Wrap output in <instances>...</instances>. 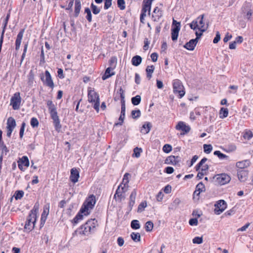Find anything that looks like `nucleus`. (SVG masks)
I'll list each match as a JSON object with an SVG mask.
<instances>
[{
    "label": "nucleus",
    "mask_w": 253,
    "mask_h": 253,
    "mask_svg": "<svg viewBox=\"0 0 253 253\" xmlns=\"http://www.w3.org/2000/svg\"><path fill=\"white\" fill-rule=\"evenodd\" d=\"M125 93L124 90L121 87L119 90L117 92L116 96L115 97L114 99L115 101L119 100V97L121 98V112L120 116L119 118V122L116 123L114 124V126H122L125 118V112H126V105L125 100Z\"/></svg>",
    "instance_id": "f257e3e1"
},
{
    "label": "nucleus",
    "mask_w": 253,
    "mask_h": 253,
    "mask_svg": "<svg viewBox=\"0 0 253 253\" xmlns=\"http://www.w3.org/2000/svg\"><path fill=\"white\" fill-rule=\"evenodd\" d=\"M38 206L35 205L34 208L30 211L27 217L24 228L27 231H31L34 229L37 220V213L38 211Z\"/></svg>",
    "instance_id": "f03ea898"
},
{
    "label": "nucleus",
    "mask_w": 253,
    "mask_h": 253,
    "mask_svg": "<svg viewBox=\"0 0 253 253\" xmlns=\"http://www.w3.org/2000/svg\"><path fill=\"white\" fill-rule=\"evenodd\" d=\"M97 221L95 219H90L83 225L79 229V234L85 236H88L94 231Z\"/></svg>",
    "instance_id": "7ed1b4c3"
},
{
    "label": "nucleus",
    "mask_w": 253,
    "mask_h": 253,
    "mask_svg": "<svg viewBox=\"0 0 253 253\" xmlns=\"http://www.w3.org/2000/svg\"><path fill=\"white\" fill-rule=\"evenodd\" d=\"M96 203L95 197L92 195L86 199L81 209V212L84 215H87L90 213V210L92 209Z\"/></svg>",
    "instance_id": "20e7f679"
},
{
    "label": "nucleus",
    "mask_w": 253,
    "mask_h": 253,
    "mask_svg": "<svg viewBox=\"0 0 253 253\" xmlns=\"http://www.w3.org/2000/svg\"><path fill=\"white\" fill-rule=\"evenodd\" d=\"M88 98L89 102L94 103L93 108L97 112H98L100 106V99L98 94L94 90H88Z\"/></svg>",
    "instance_id": "39448f33"
},
{
    "label": "nucleus",
    "mask_w": 253,
    "mask_h": 253,
    "mask_svg": "<svg viewBox=\"0 0 253 253\" xmlns=\"http://www.w3.org/2000/svg\"><path fill=\"white\" fill-rule=\"evenodd\" d=\"M213 179L215 184L222 185L229 182L231 177L227 174L223 173L215 175Z\"/></svg>",
    "instance_id": "423d86ee"
},
{
    "label": "nucleus",
    "mask_w": 253,
    "mask_h": 253,
    "mask_svg": "<svg viewBox=\"0 0 253 253\" xmlns=\"http://www.w3.org/2000/svg\"><path fill=\"white\" fill-rule=\"evenodd\" d=\"M173 92L178 93L179 98H182L185 94L184 86L179 80H174L173 82Z\"/></svg>",
    "instance_id": "0eeeda50"
},
{
    "label": "nucleus",
    "mask_w": 253,
    "mask_h": 253,
    "mask_svg": "<svg viewBox=\"0 0 253 253\" xmlns=\"http://www.w3.org/2000/svg\"><path fill=\"white\" fill-rule=\"evenodd\" d=\"M21 102V97L19 92H16L10 99V105L14 110H18Z\"/></svg>",
    "instance_id": "6e6552de"
},
{
    "label": "nucleus",
    "mask_w": 253,
    "mask_h": 253,
    "mask_svg": "<svg viewBox=\"0 0 253 253\" xmlns=\"http://www.w3.org/2000/svg\"><path fill=\"white\" fill-rule=\"evenodd\" d=\"M41 79L43 83L46 86L51 88H53L54 84L51 78V75L48 71L46 70L45 71V79L43 76H42L41 77Z\"/></svg>",
    "instance_id": "1a4fd4ad"
},
{
    "label": "nucleus",
    "mask_w": 253,
    "mask_h": 253,
    "mask_svg": "<svg viewBox=\"0 0 253 253\" xmlns=\"http://www.w3.org/2000/svg\"><path fill=\"white\" fill-rule=\"evenodd\" d=\"M215 213L217 214H220L226 208V203L223 200L218 201L214 205Z\"/></svg>",
    "instance_id": "9d476101"
},
{
    "label": "nucleus",
    "mask_w": 253,
    "mask_h": 253,
    "mask_svg": "<svg viewBox=\"0 0 253 253\" xmlns=\"http://www.w3.org/2000/svg\"><path fill=\"white\" fill-rule=\"evenodd\" d=\"M208 159L206 158H203L201 161L199 163V164L196 167V170L198 171L200 169H201V171L207 172V171L208 170L209 167L207 164H205V163L207 161Z\"/></svg>",
    "instance_id": "9b49d317"
},
{
    "label": "nucleus",
    "mask_w": 253,
    "mask_h": 253,
    "mask_svg": "<svg viewBox=\"0 0 253 253\" xmlns=\"http://www.w3.org/2000/svg\"><path fill=\"white\" fill-rule=\"evenodd\" d=\"M180 161L179 157L171 155L166 159L165 163L168 165H177L179 164Z\"/></svg>",
    "instance_id": "f8f14e48"
},
{
    "label": "nucleus",
    "mask_w": 253,
    "mask_h": 253,
    "mask_svg": "<svg viewBox=\"0 0 253 253\" xmlns=\"http://www.w3.org/2000/svg\"><path fill=\"white\" fill-rule=\"evenodd\" d=\"M175 128L177 130H182L183 133V134L188 133L191 129L190 127L189 126H187L183 122H179L177 125L176 126Z\"/></svg>",
    "instance_id": "ddd939ff"
},
{
    "label": "nucleus",
    "mask_w": 253,
    "mask_h": 253,
    "mask_svg": "<svg viewBox=\"0 0 253 253\" xmlns=\"http://www.w3.org/2000/svg\"><path fill=\"white\" fill-rule=\"evenodd\" d=\"M180 23H176V24H175V26L172 27L171 39H172V40L173 41L177 40L179 31L180 29Z\"/></svg>",
    "instance_id": "4468645a"
},
{
    "label": "nucleus",
    "mask_w": 253,
    "mask_h": 253,
    "mask_svg": "<svg viewBox=\"0 0 253 253\" xmlns=\"http://www.w3.org/2000/svg\"><path fill=\"white\" fill-rule=\"evenodd\" d=\"M25 29H21L18 33L15 41V49L18 50L20 48L21 42L23 37Z\"/></svg>",
    "instance_id": "2eb2a0df"
},
{
    "label": "nucleus",
    "mask_w": 253,
    "mask_h": 253,
    "mask_svg": "<svg viewBox=\"0 0 253 253\" xmlns=\"http://www.w3.org/2000/svg\"><path fill=\"white\" fill-rule=\"evenodd\" d=\"M151 4L152 0H144L141 13L146 14L147 11H148V14L150 15Z\"/></svg>",
    "instance_id": "dca6fc26"
},
{
    "label": "nucleus",
    "mask_w": 253,
    "mask_h": 253,
    "mask_svg": "<svg viewBox=\"0 0 253 253\" xmlns=\"http://www.w3.org/2000/svg\"><path fill=\"white\" fill-rule=\"evenodd\" d=\"M79 178V172L76 168H73L71 170L70 180L74 183L78 181Z\"/></svg>",
    "instance_id": "f3484780"
},
{
    "label": "nucleus",
    "mask_w": 253,
    "mask_h": 253,
    "mask_svg": "<svg viewBox=\"0 0 253 253\" xmlns=\"http://www.w3.org/2000/svg\"><path fill=\"white\" fill-rule=\"evenodd\" d=\"M162 15V11L158 7H156L154 8L153 12L152 19L154 21H158Z\"/></svg>",
    "instance_id": "a211bd4d"
},
{
    "label": "nucleus",
    "mask_w": 253,
    "mask_h": 253,
    "mask_svg": "<svg viewBox=\"0 0 253 253\" xmlns=\"http://www.w3.org/2000/svg\"><path fill=\"white\" fill-rule=\"evenodd\" d=\"M239 180L241 182L245 181L248 177V172L244 169H240L237 172Z\"/></svg>",
    "instance_id": "6ab92c4d"
},
{
    "label": "nucleus",
    "mask_w": 253,
    "mask_h": 253,
    "mask_svg": "<svg viewBox=\"0 0 253 253\" xmlns=\"http://www.w3.org/2000/svg\"><path fill=\"white\" fill-rule=\"evenodd\" d=\"M136 195L137 192L136 189H133L129 196V208L130 211L132 210V207L135 204Z\"/></svg>",
    "instance_id": "aec40b11"
},
{
    "label": "nucleus",
    "mask_w": 253,
    "mask_h": 253,
    "mask_svg": "<svg viewBox=\"0 0 253 253\" xmlns=\"http://www.w3.org/2000/svg\"><path fill=\"white\" fill-rule=\"evenodd\" d=\"M251 4L250 3H245L243 7V11L244 12H245L247 11V18L248 19H250L251 18V16L252 15V9H251Z\"/></svg>",
    "instance_id": "412c9836"
},
{
    "label": "nucleus",
    "mask_w": 253,
    "mask_h": 253,
    "mask_svg": "<svg viewBox=\"0 0 253 253\" xmlns=\"http://www.w3.org/2000/svg\"><path fill=\"white\" fill-rule=\"evenodd\" d=\"M198 42L196 40L192 39L190 41L187 42L184 47L188 50H193L197 43Z\"/></svg>",
    "instance_id": "4be33fe9"
},
{
    "label": "nucleus",
    "mask_w": 253,
    "mask_h": 253,
    "mask_svg": "<svg viewBox=\"0 0 253 253\" xmlns=\"http://www.w3.org/2000/svg\"><path fill=\"white\" fill-rule=\"evenodd\" d=\"M151 127V124L150 122H146V124L143 125L141 132L142 133L147 134L150 131Z\"/></svg>",
    "instance_id": "5701e85b"
},
{
    "label": "nucleus",
    "mask_w": 253,
    "mask_h": 253,
    "mask_svg": "<svg viewBox=\"0 0 253 253\" xmlns=\"http://www.w3.org/2000/svg\"><path fill=\"white\" fill-rule=\"evenodd\" d=\"M250 165V162L249 160H245L242 162H238L236 163V167L241 169H243L244 168L248 167Z\"/></svg>",
    "instance_id": "b1692460"
},
{
    "label": "nucleus",
    "mask_w": 253,
    "mask_h": 253,
    "mask_svg": "<svg viewBox=\"0 0 253 253\" xmlns=\"http://www.w3.org/2000/svg\"><path fill=\"white\" fill-rule=\"evenodd\" d=\"M123 194L124 193L121 190V186H119L114 195V198L116 199L117 197L118 200L121 201L122 199H125Z\"/></svg>",
    "instance_id": "393cba45"
},
{
    "label": "nucleus",
    "mask_w": 253,
    "mask_h": 253,
    "mask_svg": "<svg viewBox=\"0 0 253 253\" xmlns=\"http://www.w3.org/2000/svg\"><path fill=\"white\" fill-rule=\"evenodd\" d=\"M204 14L199 16L195 20L198 21V29H205L204 28L205 23L204 22Z\"/></svg>",
    "instance_id": "a878e982"
},
{
    "label": "nucleus",
    "mask_w": 253,
    "mask_h": 253,
    "mask_svg": "<svg viewBox=\"0 0 253 253\" xmlns=\"http://www.w3.org/2000/svg\"><path fill=\"white\" fill-rule=\"evenodd\" d=\"M142 62V58L139 55L133 56L131 60L132 64L135 66H137L140 64Z\"/></svg>",
    "instance_id": "bb28decb"
},
{
    "label": "nucleus",
    "mask_w": 253,
    "mask_h": 253,
    "mask_svg": "<svg viewBox=\"0 0 253 253\" xmlns=\"http://www.w3.org/2000/svg\"><path fill=\"white\" fill-rule=\"evenodd\" d=\"M16 126L15 120L12 117H10L7 120V128L14 129Z\"/></svg>",
    "instance_id": "cd10ccee"
},
{
    "label": "nucleus",
    "mask_w": 253,
    "mask_h": 253,
    "mask_svg": "<svg viewBox=\"0 0 253 253\" xmlns=\"http://www.w3.org/2000/svg\"><path fill=\"white\" fill-rule=\"evenodd\" d=\"M111 70H112V68L111 67H108L106 69L105 73L102 77V79L103 80H105L107 79L108 78L111 77L112 76L115 75L114 72H112V73H110Z\"/></svg>",
    "instance_id": "c85d7f7f"
},
{
    "label": "nucleus",
    "mask_w": 253,
    "mask_h": 253,
    "mask_svg": "<svg viewBox=\"0 0 253 253\" xmlns=\"http://www.w3.org/2000/svg\"><path fill=\"white\" fill-rule=\"evenodd\" d=\"M155 67L153 65L148 66L146 69L147 73V78L150 80L152 76V74L154 72Z\"/></svg>",
    "instance_id": "c756f323"
},
{
    "label": "nucleus",
    "mask_w": 253,
    "mask_h": 253,
    "mask_svg": "<svg viewBox=\"0 0 253 253\" xmlns=\"http://www.w3.org/2000/svg\"><path fill=\"white\" fill-rule=\"evenodd\" d=\"M81 8V4L80 0H75V16L78 17Z\"/></svg>",
    "instance_id": "7c9ffc66"
},
{
    "label": "nucleus",
    "mask_w": 253,
    "mask_h": 253,
    "mask_svg": "<svg viewBox=\"0 0 253 253\" xmlns=\"http://www.w3.org/2000/svg\"><path fill=\"white\" fill-rule=\"evenodd\" d=\"M197 191H198L197 193V196L199 197L201 192H204L206 190L205 185L203 182H201L199 183L196 187Z\"/></svg>",
    "instance_id": "2f4dec72"
},
{
    "label": "nucleus",
    "mask_w": 253,
    "mask_h": 253,
    "mask_svg": "<svg viewBox=\"0 0 253 253\" xmlns=\"http://www.w3.org/2000/svg\"><path fill=\"white\" fill-rule=\"evenodd\" d=\"M49 113L57 111L56 107L51 100H47L46 102Z\"/></svg>",
    "instance_id": "473e14b6"
},
{
    "label": "nucleus",
    "mask_w": 253,
    "mask_h": 253,
    "mask_svg": "<svg viewBox=\"0 0 253 253\" xmlns=\"http://www.w3.org/2000/svg\"><path fill=\"white\" fill-rule=\"evenodd\" d=\"M214 155L217 156L220 160H229V157L222 153L219 151H215L213 153Z\"/></svg>",
    "instance_id": "72a5a7b5"
},
{
    "label": "nucleus",
    "mask_w": 253,
    "mask_h": 253,
    "mask_svg": "<svg viewBox=\"0 0 253 253\" xmlns=\"http://www.w3.org/2000/svg\"><path fill=\"white\" fill-rule=\"evenodd\" d=\"M18 162H20V163L21 164V165H24L27 167L29 166V161L27 156H23Z\"/></svg>",
    "instance_id": "f704fd0d"
},
{
    "label": "nucleus",
    "mask_w": 253,
    "mask_h": 253,
    "mask_svg": "<svg viewBox=\"0 0 253 253\" xmlns=\"http://www.w3.org/2000/svg\"><path fill=\"white\" fill-rule=\"evenodd\" d=\"M131 238L135 242L140 241L141 236L139 233L132 232L131 234Z\"/></svg>",
    "instance_id": "c9c22d12"
},
{
    "label": "nucleus",
    "mask_w": 253,
    "mask_h": 253,
    "mask_svg": "<svg viewBox=\"0 0 253 253\" xmlns=\"http://www.w3.org/2000/svg\"><path fill=\"white\" fill-rule=\"evenodd\" d=\"M130 225L133 229H138L140 227L139 221L136 219L131 221Z\"/></svg>",
    "instance_id": "e433bc0d"
},
{
    "label": "nucleus",
    "mask_w": 253,
    "mask_h": 253,
    "mask_svg": "<svg viewBox=\"0 0 253 253\" xmlns=\"http://www.w3.org/2000/svg\"><path fill=\"white\" fill-rule=\"evenodd\" d=\"M0 147L1 149V155H3L4 154L6 155L7 153L9 152V150L8 149L6 146L4 144L3 142H1L0 143Z\"/></svg>",
    "instance_id": "4c0bfd02"
},
{
    "label": "nucleus",
    "mask_w": 253,
    "mask_h": 253,
    "mask_svg": "<svg viewBox=\"0 0 253 253\" xmlns=\"http://www.w3.org/2000/svg\"><path fill=\"white\" fill-rule=\"evenodd\" d=\"M84 12L86 13V19L89 22H91L92 21V14L90 9L88 7H86L84 10Z\"/></svg>",
    "instance_id": "58836bf2"
},
{
    "label": "nucleus",
    "mask_w": 253,
    "mask_h": 253,
    "mask_svg": "<svg viewBox=\"0 0 253 253\" xmlns=\"http://www.w3.org/2000/svg\"><path fill=\"white\" fill-rule=\"evenodd\" d=\"M220 118H224L228 115V110L227 108H221L220 110Z\"/></svg>",
    "instance_id": "ea45409f"
},
{
    "label": "nucleus",
    "mask_w": 253,
    "mask_h": 253,
    "mask_svg": "<svg viewBox=\"0 0 253 253\" xmlns=\"http://www.w3.org/2000/svg\"><path fill=\"white\" fill-rule=\"evenodd\" d=\"M141 101V96L139 95L135 96L131 98L132 103L134 105H138Z\"/></svg>",
    "instance_id": "a19ab883"
},
{
    "label": "nucleus",
    "mask_w": 253,
    "mask_h": 253,
    "mask_svg": "<svg viewBox=\"0 0 253 253\" xmlns=\"http://www.w3.org/2000/svg\"><path fill=\"white\" fill-rule=\"evenodd\" d=\"M153 223L151 221H147L145 225V228L146 231L150 232L152 230L153 228Z\"/></svg>",
    "instance_id": "79ce46f5"
},
{
    "label": "nucleus",
    "mask_w": 253,
    "mask_h": 253,
    "mask_svg": "<svg viewBox=\"0 0 253 253\" xmlns=\"http://www.w3.org/2000/svg\"><path fill=\"white\" fill-rule=\"evenodd\" d=\"M142 152V150L140 148L135 147L133 149V154H132L133 157L136 158H139L140 156V153Z\"/></svg>",
    "instance_id": "37998d69"
},
{
    "label": "nucleus",
    "mask_w": 253,
    "mask_h": 253,
    "mask_svg": "<svg viewBox=\"0 0 253 253\" xmlns=\"http://www.w3.org/2000/svg\"><path fill=\"white\" fill-rule=\"evenodd\" d=\"M147 206V203L146 201H144L141 202L138 206L137 208V212H141L144 210L145 208H146Z\"/></svg>",
    "instance_id": "c03bdc74"
},
{
    "label": "nucleus",
    "mask_w": 253,
    "mask_h": 253,
    "mask_svg": "<svg viewBox=\"0 0 253 253\" xmlns=\"http://www.w3.org/2000/svg\"><path fill=\"white\" fill-rule=\"evenodd\" d=\"M30 124L33 127H37L39 125V123L36 118H32L30 121Z\"/></svg>",
    "instance_id": "a18cd8bd"
},
{
    "label": "nucleus",
    "mask_w": 253,
    "mask_h": 253,
    "mask_svg": "<svg viewBox=\"0 0 253 253\" xmlns=\"http://www.w3.org/2000/svg\"><path fill=\"white\" fill-rule=\"evenodd\" d=\"M203 148L204 152L207 154L210 153L212 150V147L211 144H204Z\"/></svg>",
    "instance_id": "49530a36"
},
{
    "label": "nucleus",
    "mask_w": 253,
    "mask_h": 253,
    "mask_svg": "<svg viewBox=\"0 0 253 253\" xmlns=\"http://www.w3.org/2000/svg\"><path fill=\"white\" fill-rule=\"evenodd\" d=\"M91 8L94 14H97L100 12V8L94 5L93 3L91 4Z\"/></svg>",
    "instance_id": "de8ad7c7"
},
{
    "label": "nucleus",
    "mask_w": 253,
    "mask_h": 253,
    "mask_svg": "<svg viewBox=\"0 0 253 253\" xmlns=\"http://www.w3.org/2000/svg\"><path fill=\"white\" fill-rule=\"evenodd\" d=\"M84 213L81 212V210L80 211V212L77 214V215L74 217L73 219V221L75 223H77L80 220H81L83 219Z\"/></svg>",
    "instance_id": "09e8293b"
},
{
    "label": "nucleus",
    "mask_w": 253,
    "mask_h": 253,
    "mask_svg": "<svg viewBox=\"0 0 253 253\" xmlns=\"http://www.w3.org/2000/svg\"><path fill=\"white\" fill-rule=\"evenodd\" d=\"M131 114L133 119H137L140 116L141 112L139 110H132Z\"/></svg>",
    "instance_id": "8fccbe9b"
},
{
    "label": "nucleus",
    "mask_w": 253,
    "mask_h": 253,
    "mask_svg": "<svg viewBox=\"0 0 253 253\" xmlns=\"http://www.w3.org/2000/svg\"><path fill=\"white\" fill-rule=\"evenodd\" d=\"M117 4L121 10H124L126 8L125 0H118Z\"/></svg>",
    "instance_id": "3c124183"
},
{
    "label": "nucleus",
    "mask_w": 253,
    "mask_h": 253,
    "mask_svg": "<svg viewBox=\"0 0 253 253\" xmlns=\"http://www.w3.org/2000/svg\"><path fill=\"white\" fill-rule=\"evenodd\" d=\"M28 46V42H27L24 43V49H23V52L22 53V55L21 56V63L23 62L24 59L25 58L26 53L27 52V48Z\"/></svg>",
    "instance_id": "603ef678"
},
{
    "label": "nucleus",
    "mask_w": 253,
    "mask_h": 253,
    "mask_svg": "<svg viewBox=\"0 0 253 253\" xmlns=\"http://www.w3.org/2000/svg\"><path fill=\"white\" fill-rule=\"evenodd\" d=\"M24 195V192L22 190L16 191L15 193L14 197L16 200L20 199Z\"/></svg>",
    "instance_id": "864d4df0"
},
{
    "label": "nucleus",
    "mask_w": 253,
    "mask_h": 253,
    "mask_svg": "<svg viewBox=\"0 0 253 253\" xmlns=\"http://www.w3.org/2000/svg\"><path fill=\"white\" fill-rule=\"evenodd\" d=\"M163 150L164 152L169 153L172 150V147L169 144H165L163 147Z\"/></svg>",
    "instance_id": "5fc2aeb1"
},
{
    "label": "nucleus",
    "mask_w": 253,
    "mask_h": 253,
    "mask_svg": "<svg viewBox=\"0 0 253 253\" xmlns=\"http://www.w3.org/2000/svg\"><path fill=\"white\" fill-rule=\"evenodd\" d=\"M200 31V32L199 33L198 32L196 31L195 33L196 38L195 39V40H196L197 42H198V40L200 39L201 36L203 35V32L206 31V29H199Z\"/></svg>",
    "instance_id": "6e6d98bb"
},
{
    "label": "nucleus",
    "mask_w": 253,
    "mask_h": 253,
    "mask_svg": "<svg viewBox=\"0 0 253 253\" xmlns=\"http://www.w3.org/2000/svg\"><path fill=\"white\" fill-rule=\"evenodd\" d=\"M192 242L193 244H202L203 242V239L202 237H196L193 239Z\"/></svg>",
    "instance_id": "4d7b16f0"
},
{
    "label": "nucleus",
    "mask_w": 253,
    "mask_h": 253,
    "mask_svg": "<svg viewBox=\"0 0 253 253\" xmlns=\"http://www.w3.org/2000/svg\"><path fill=\"white\" fill-rule=\"evenodd\" d=\"M50 117L53 121L59 120V117L57 114V111L51 112L49 113Z\"/></svg>",
    "instance_id": "13d9d810"
},
{
    "label": "nucleus",
    "mask_w": 253,
    "mask_h": 253,
    "mask_svg": "<svg viewBox=\"0 0 253 253\" xmlns=\"http://www.w3.org/2000/svg\"><path fill=\"white\" fill-rule=\"evenodd\" d=\"M190 27L193 30L198 29V21L197 20H193L190 24Z\"/></svg>",
    "instance_id": "bf43d9fd"
},
{
    "label": "nucleus",
    "mask_w": 253,
    "mask_h": 253,
    "mask_svg": "<svg viewBox=\"0 0 253 253\" xmlns=\"http://www.w3.org/2000/svg\"><path fill=\"white\" fill-rule=\"evenodd\" d=\"M26 126V124L25 122H23L20 129L19 132V136L20 138H22L23 135H24V132L25 130V127Z\"/></svg>",
    "instance_id": "052dcab7"
},
{
    "label": "nucleus",
    "mask_w": 253,
    "mask_h": 253,
    "mask_svg": "<svg viewBox=\"0 0 253 253\" xmlns=\"http://www.w3.org/2000/svg\"><path fill=\"white\" fill-rule=\"evenodd\" d=\"M253 136V134L250 130L246 131L244 134V137L248 140H250Z\"/></svg>",
    "instance_id": "680f3d73"
},
{
    "label": "nucleus",
    "mask_w": 253,
    "mask_h": 253,
    "mask_svg": "<svg viewBox=\"0 0 253 253\" xmlns=\"http://www.w3.org/2000/svg\"><path fill=\"white\" fill-rule=\"evenodd\" d=\"M105 0V3H104V8L105 9H108L112 5V0Z\"/></svg>",
    "instance_id": "e2e57ef3"
},
{
    "label": "nucleus",
    "mask_w": 253,
    "mask_h": 253,
    "mask_svg": "<svg viewBox=\"0 0 253 253\" xmlns=\"http://www.w3.org/2000/svg\"><path fill=\"white\" fill-rule=\"evenodd\" d=\"M220 40V34L218 31L216 32L215 37L214 38L213 40V42L214 43H217Z\"/></svg>",
    "instance_id": "0e129e2a"
},
{
    "label": "nucleus",
    "mask_w": 253,
    "mask_h": 253,
    "mask_svg": "<svg viewBox=\"0 0 253 253\" xmlns=\"http://www.w3.org/2000/svg\"><path fill=\"white\" fill-rule=\"evenodd\" d=\"M189 223L190 225H197L198 219L196 218H191L189 221Z\"/></svg>",
    "instance_id": "69168bd1"
},
{
    "label": "nucleus",
    "mask_w": 253,
    "mask_h": 253,
    "mask_svg": "<svg viewBox=\"0 0 253 253\" xmlns=\"http://www.w3.org/2000/svg\"><path fill=\"white\" fill-rule=\"evenodd\" d=\"M49 205H48L47 207H44L43 211L42 214V216H46V217H47V216L49 213Z\"/></svg>",
    "instance_id": "338daca9"
},
{
    "label": "nucleus",
    "mask_w": 253,
    "mask_h": 253,
    "mask_svg": "<svg viewBox=\"0 0 253 253\" xmlns=\"http://www.w3.org/2000/svg\"><path fill=\"white\" fill-rule=\"evenodd\" d=\"M164 171L168 174H171L173 172L174 169L172 167H168L166 168Z\"/></svg>",
    "instance_id": "774afa93"
}]
</instances>
